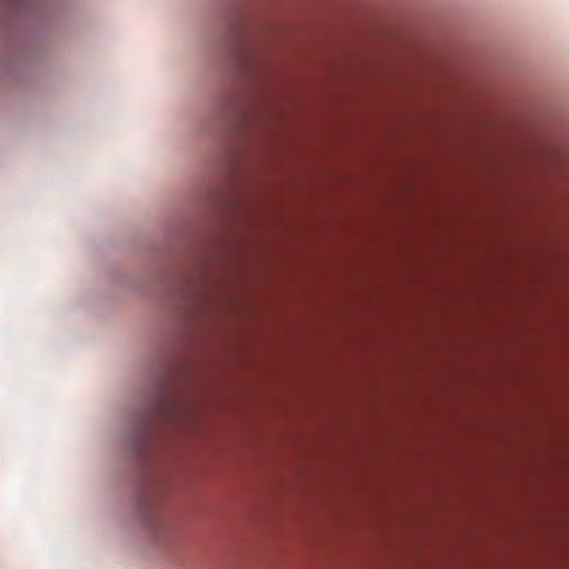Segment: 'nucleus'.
Here are the masks:
<instances>
[{"label":"nucleus","mask_w":569,"mask_h":569,"mask_svg":"<svg viewBox=\"0 0 569 569\" xmlns=\"http://www.w3.org/2000/svg\"><path fill=\"white\" fill-rule=\"evenodd\" d=\"M140 509L143 513L146 526L154 533L161 531L166 527V520L153 502L149 501V497H143L140 501Z\"/></svg>","instance_id":"obj_1"}]
</instances>
